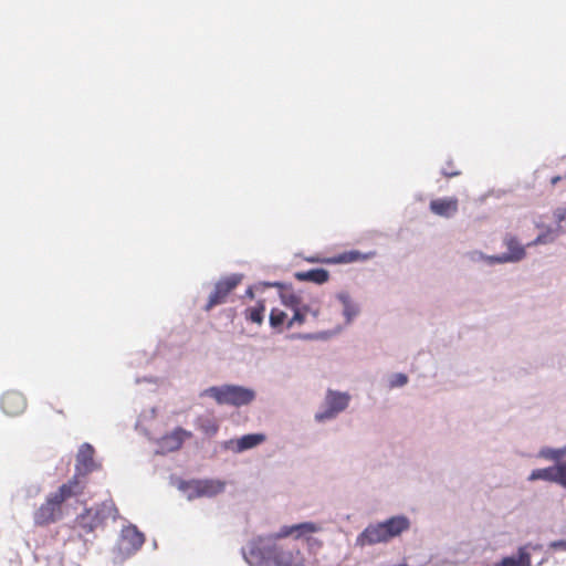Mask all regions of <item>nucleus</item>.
Returning a JSON list of instances; mask_svg holds the SVG:
<instances>
[{
  "label": "nucleus",
  "instance_id": "e433bc0d",
  "mask_svg": "<svg viewBox=\"0 0 566 566\" xmlns=\"http://www.w3.org/2000/svg\"><path fill=\"white\" fill-rule=\"evenodd\" d=\"M56 412L60 415H63V410H61V409H57Z\"/></svg>",
  "mask_w": 566,
  "mask_h": 566
},
{
  "label": "nucleus",
  "instance_id": "f704fd0d",
  "mask_svg": "<svg viewBox=\"0 0 566 566\" xmlns=\"http://www.w3.org/2000/svg\"><path fill=\"white\" fill-rule=\"evenodd\" d=\"M560 180V177L556 176L552 178V185H556Z\"/></svg>",
  "mask_w": 566,
  "mask_h": 566
},
{
  "label": "nucleus",
  "instance_id": "4be33fe9",
  "mask_svg": "<svg viewBox=\"0 0 566 566\" xmlns=\"http://www.w3.org/2000/svg\"><path fill=\"white\" fill-rule=\"evenodd\" d=\"M99 522L101 520L98 513L95 512L93 509L85 510V512L77 517L78 525L82 528H84L87 533L93 532L97 527Z\"/></svg>",
  "mask_w": 566,
  "mask_h": 566
},
{
  "label": "nucleus",
  "instance_id": "bb28decb",
  "mask_svg": "<svg viewBox=\"0 0 566 566\" xmlns=\"http://www.w3.org/2000/svg\"><path fill=\"white\" fill-rule=\"evenodd\" d=\"M554 478L553 482L560 484L566 488V462L554 467Z\"/></svg>",
  "mask_w": 566,
  "mask_h": 566
},
{
  "label": "nucleus",
  "instance_id": "6e6552de",
  "mask_svg": "<svg viewBox=\"0 0 566 566\" xmlns=\"http://www.w3.org/2000/svg\"><path fill=\"white\" fill-rule=\"evenodd\" d=\"M85 488L86 481L80 479L76 475H73L70 480L60 485L59 489L55 492H52L51 494L63 506V504L67 500L82 495L84 493Z\"/></svg>",
  "mask_w": 566,
  "mask_h": 566
},
{
  "label": "nucleus",
  "instance_id": "f257e3e1",
  "mask_svg": "<svg viewBox=\"0 0 566 566\" xmlns=\"http://www.w3.org/2000/svg\"><path fill=\"white\" fill-rule=\"evenodd\" d=\"M276 541L271 535L268 539L250 542L243 551L245 560L251 566H305V556L294 537L284 543Z\"/></svg>",
  "mask_w": 566,
  "mask_h": 566
},
{
  "label": "nucleus",
  "instance_id": "4468645a",
  "mask_svg": "<svg viewBox=\"0 0 566 566\" xmlns=\"http://www.w3.org/2000/svg\"><path fill=\"white\" fill-rule=\"evenodd\" d=\"M459 201L454 197L449 198H438L434 200H431L430 202V210L432 213L450 218L458 211Z\"/></svg>",
  "mask_w": 566,
  "mask_h": 566
},
{
  "label": "nucleus",
  "instance_id": "9d476101",
  "mask_svg": "<svg viewBox=\"0 0 566 566\" xmlns=\"http://www.w3.org/2000/svg\"><path fill=\"white\" fill-rule=\"evenodd\" d=\"M179 490L184 492L188 500H195L209 496L212 493V484L208 480L181 481Z\"/></svg>",
  "mask_w": 566,
  "mask_h": 566
},
{
  "label": "nucleus",
  "instance_id": "6ab92c4d",
  "mask_svg": "<svg viewBox=\"0 0 566 566\" xmlns=\"http://www.w3.org/2000/svg\"><path fill=\"white\" fill-rule=\"evenodd\" d=\"M265 440V436L262 433L245 434L235 441H231L233 450L241 452L251 448H254Z\"/></svg>",
  "mask_w": 566,
  "mask_h": 566
},
{
  "label": "nucleus",
  "instance_id": "1a4fd4ad",
  "mask_svg": "<svg viewBox=\"0 0 566 566\" xmlns=\"http://www.w3.org/2000/svg\"><path fill=\"white\" fill-rule=\"evenodd\" d=\"M0 403L3 412L11 417L21 415L27 408L24 396L15 390L4 392Z\"/></svg>",
  "mask_w": 566,
  "mask_h": 566
},
{
  "label": "nucleus",
  "instance_id": "412c9836",
  "mask_svg": "<svg viewBox=\"0 0 566 566\" xmlns=\"http://www.w3.org/2000/svg\"><path fill=\"white\" fill-rule=\"evenodd\" d=\"M506 247L509 250V253L503 255L502 258H499L497 261L500 262H512V261H520L525 256V249L523 245L518 243V241L514 238H510L506 240Z\"/></svg>",
  "mask_w": 566,
  "mask_h": 566
},
{
  "label": "nucleus",
  "instance_id": "20e7f679",
  "mask_svg": "<svg viewBox=\"0 0 566 566\" xmlns=\"http://www.w3.org/2000/svg\"><path fill=\"white\" fill-rule=\"evenodd\" d=\"M281 300L286 307L294 312L292 318L287 322V328L293 327L295 324L302 325L306 321L307 313H311L313 317L318 315V307L301 306V297L293 292L285 291L281 293Z\"/></svg>",
  "mask_w": 566,
  "mask_h": 566
},
{
  "label": "nucleus",
  "instance_id": "2f4dec72",
  "mask_svg": "<svg viewBox=\"0 0 566 566\" xmlns=\"http://www.w3.org/2000/svg\"><path fill=\"white\" fill-rule=\"evenodd\" d=\"M552 239H548V234H541L538 235L535 241L533 242V244H538V243H547L549 242Z\"/></svg>",
  "mask_w": 566,
  "mask_h": 566
},
{
  "label": "nucleus",
  "instance_id": "f8f14e48",
  "mask_svg": "<svg viewBox=\"0 0 566 566\" xmlns=\"http://www.w3.org/2000/svg\"><path fill=\"white\" fill-rule=\"evenodd\" d=\"M120 542L128 553L137 552L145 543V536L135 525L122 530Z\"/></svg>",
  "mask_w": 566,
  "mask_h": 566
},
{
  "label": "nucleus",
  "instance_id": "473e14b6",
  "mask_svg": "<svg viewBox=\"0 0 566 566\" xmlns=\"http://www.w3.org/2000/svg\"><path fill=\"white\" fill-rule=\"evenodd\" d=\"M555 217L558 221H563L566 219V209H557L555 211Z\"/></svg>",
  "mask_w": 566,
  "mask_h": 566
},
{
  "label": "nucleus",
  "instance_id": "aec40b11",
  "mask_svg": "<svg viewBox=\"0 0 566 566\" xmlns=\"http://www.w3.org/2000/svg\"><path fill=\"white\" fill-rule=\"evenodd\" d=\"M494 566H531V555L525 546L518 548L517 556L502 558Z\"/></svg>",
  "mask_w": 566,
  "mask_h": 566
},
{
  "label": "nucleus",
  "instance_id": "9b49d317",
  "mask_svg": "<svg viewBox=\"0 0 566 566\" xmlns=\"http://www.w3.org/2000/svg\"><path fill=\"white\" fill-rule=\"evenodd\" d=\"M389 541L388 535L386 534V528L384 523H378L375 525H369L364 530V532L357 537V544L360 546L365 545H374L382 542Z\"/></svg>",
  "mask_w": 566,
  "mask_h": 566
},
{
  "label": "nucleus",
  "instance_id": "393cba45",
  "mask_svg": "<svg viewBox=\"0 0 566 566\" xmlns=\"http://www.w3.org/2000/svg\"><path fill=\"white\" fill-rule=\"evenodd\" d=\"M553 479H555L554 478V467L533 470L531 475L528 476L530 481L544 480V481L553 482Z\"/></svg>",
  "mask_w": 566,
  "mask_h": 566
},
{
  "label": "nucleus",
  "instance_id": "0eeeda50",
  "mask_svg": "<svg viewBox=\"0 0 566 566\" xmlns=\"http://www.w3.org/2000/svg\"><path fill=\"white\" fill-rule=\"evenodd\" d=\"M349 396L347 394L328 391L326 396L327 409L315 415L317 421H324L334 418L337 413L347 408Z\"/></svg>",
  "mask_w": 566,
  "mask_h": 566
},
{
  "label": "nucleus",
  "instance_id": "72a5a7b5",
  "mask_svg": "<svg viewBox=\"0 0 566 566\" xmlns=\"http://www.w3.org/2000/svg\"><path fill=\"white\" fill-rule=\"evenodd\" d=\"M211 306H212V294L208 298V302L206 304V308L209 310Z\"/></svg>",
  "mask_w": 566,
  "mask_h": 566
},
{
  "label": "nucleus",
  "instance_id": "5701e85b",
  "mask_svg": "<svg viewBox=\"0 0 566 566\" xmlns=\"http://www.w3.org/2000/svg\"><path fill=\"white\" fill-rule=\"evenodd\" d=\"M265 305L263 302H258L254 306H250L244 311L247 321L261 325L264 318Z\"/></svg>",
  "mask_w": 566,
  "mask_h": 566
},
{
  "label": "nucleus",
  "instance_id": "7c9ffc66",
  "mask_svg": "<svg viewBox=\"0 0 566 566\" xmlns=\"http://www.w3.org/2000/svg\"><path fill=\"white\" fill-rule=\"evenodd\" d=\"M442 174H443L446 177L450 178V177L459 176V175H460V171L454 170L453 168H451V167H450V168H444V169L442 170Z\"/></svg>",
  "mask_w": 566,
  "mask_h": 566
},
{
  "label": "nucleus",
  "instance_id": "cd10ccee",
  "mask_svg": "<svg viewBox=\"0 0 566 566\" xmlns=\"http://www.w3.org/2000/svg\"><path fill=\"white\" fill-rule=\"evenodd\" d=\"M344 314L347 317V321L349 322L355 315H357L358 310L355 305L350 304V302L344 297Z\"/></svg>",
  "mask_w": 566,
  "mask_h": 566
},
{
  "label": "nucleus",
  "instance_id": "f3484780",
  "mask_svg": "<svg viewBox=\"0 0 566 566\" xmlns=\"http://www.w3.org/2000/svg\"><path fill=\"white\" fill-rule=\"evenodd\" d=\"M294 277L300 282L323 284L328 281L329 273L325 269H312L308 271H298L294 274Z\"/></svg>",
  "mask_w": 566,
  "mask_h": 566
},
{
  "label": "nucleus",
  "instance_id": "39448f33",
  "mask_svg": "<svg viewBox=\"0 0 566 566\" xmlns=\"http://www.w3.org/2000/svg\"><path fill=\"white\" fill-rule=\"evenodd\" d=\"M63 515L62 505L50 493L45 501L35 510L33 520L38 526H46L57 522Z\"/></svg>",
  "mask_w": 566,
  "mask_h": 566
},
{
  "label": "nucleus",
  "instance_id": "c9c22d12",
  "mask_svg": "<svg viewBox=\"0 0 566 566\" xmlns=\"http://www.w3.org/2000/svg\"><path fill=\"white\" fill-rule=\"evenodd\" d=\"M247 294H248L249 296L253 297V292H252V290H251V289H249V290L247 291Z\"/></svg>",
  "mask_w": 566,
  "mask_h": 566
},
{
  "label": "nucleus",
  "instance_id": "c85d7f7f",
  "mask_svg": "<svg viewBox=\"0 0 566 566\" xmlns=\"http://www.w3.org/2000/svg\"><path fill=\"white\" fill-rule=\"evenodd\" d=\"M408 381V377L405 374H395L391 378L390 385L391 387H400L406 385Z\"/></svg>",
  "mask_w": 566,
  "mask_h": 566
},
{
  "label": "nucleus",
  "instance_id": "ddd939ff",
  "mask_svg": "<svg viewBox=\"0 0 566 566\" xmlns=\"http://www.w3.org/2000/svg\"><path fill=\"white\" fill-rule=\"evenodd\" d=\"M242 281L241 274H231L229 276L222 277L214 285V305L219 303H223L228 296V294L233 291Z\"/></svg>",
  "mask_w": 566,
  "mask_h": 566
},
{
  "label": "nucleus",
  "instance_id": "423d86ee",
  "mask_svg": "<svg viewBox=\"0 0 566 566\" xmlns=\"http://www.w3.org/2000/svg\"><path fill=\"white\" fill-rule=\"evenodd\" d=\"M95 450L90 443H83L76 454L74 475L85 480V476L98 469V464L94 460Z\"/></svg>",
  "mask_w": 566,
  "mask_h": 566
},
{
  "label": "nucleus",
  "instance_id": "7ed1b4c3",
  "mask_svg": "<svg viewBox=\"0 0 566 566\" xmlns=\"http://www.w3.org/2000/svg\"><path fill=\"white\" fill-rule=\"evenodd\" d=\"M255 397L253 390L233 385L214 387V399L219 403H227L235 407L249 405Z\"/></svg>",
  "mask_w": 566,
  "mask_h": 566
},
{
  "label": "nucleus",
  "instance_id": "c756f323",
  "mask_svg": "<svg viewBox=\"0 0 566 566\" xmlns=\"http://www.w3.org/2000/svg\"><path fill=\"white\" fill-rule=\"evenodd\" d=\"M549 548L553 551H566V539H559L549 543Z\"/></svg>",
  "mask_w": 566,
  "mask_h": 566
},
{
  "label": "nucleus",
  "instance_id": "a878e982",
  "mask_svg": "<svg viewBox=\"0 0 566 566\" xmlns=\"http://www.w3.org/2000/svg\"><path fill=\"white\" fill-rule=\"evenodd\" d=\"M539 455L547 460L558 461L566 455V447L560 449L544 448L539 451Z\"/></svg>",
  "mask_w": 566,
  "mask_h": 566
},
{
  "label": "nucleus",
  "instance_id": "b1692460",
  "mask_svg": "<svg viewBox=\"0 0 566 566\" xmlns=\"http://www.w3.org/2000/svg\"><path fill=\"white\" fill-rule=\"evenodd\" d=\"M287 315L285 312L279 310V308H273L270 313V325L273 327V328H279V329H282L283 325L286 323L287 324Z\"/></svg>",
  "mask_w": 566,
  "mask_h": 566
},
{
  "label": "nucleus",
  "instance_id": "f03ea898",
  "mask_svg": "<svg viewBox=\"0 0 566 566\" xmlns=\"http://www.w3.org/2000/svg\"><path fill=\"white\" fill-rule=\"evenodd\" d=\"M322 531V526L314 522H304L294 525H285L280 531L273 534L275 539H284L286 537H294L297 543L303 541L306 543L310 551H317L322 547V541L315 538L313 535Z\"/></svg>",
  "mask_w": 566,
  "mask_h": 566
},
{
  "label": "nucleus",
  "instance_id": "a211bd4d",
  "mask_svg": "<svg viewBox=\"0 0 566 566\" xmlns=\"http://www.w3.org/2000/svg\"><path fill=\"white\" fill-rule=\"evenodd\" d=\"M386 528L388 538L391 539L395 536L400 535L403 531H407L410 526L409 520L405 516H394L382 522Z\"/></svg>",
  "mask_w": 566,
  "mask_h": 566
},
{
  "label": "nucleus",
  "instance_id": "dca6fc26",
  "mask_svg": "<svg viewBox=\"0 0 566 566\" xmlns=\"http://www.w3.org/2000/svg\"><path fill=\"white\" fill-rule=\"evenodd\" d=\"M375 253H367L364 254L357 250L346 251L343 253H339L337 255H334L332 258H327L324 260L319 259H310L311 262H323L326 264H343V263H353L357 261H365L373 256Z\"/></svg>",
  "mask_w": 566,
  "mask_h": 566
},
{
  "label": "nucleus",
  "instance_id": "2eb2a0df",
  "mask_svg": "<svg viewBox=\"0 0 566 566\" xmlns=\"http://www.w3.org/2000/svg\"><path fill=\"white\" fill-rule=\"evenodd\" d=\"M190 437V433L181 428L174 430L171 433L164 436L159 440V448L161 452H172L182 446L186 438Z\"/></svg>",
  "mask_w": 566,
  "mask_h": 566
}]
</instances>
